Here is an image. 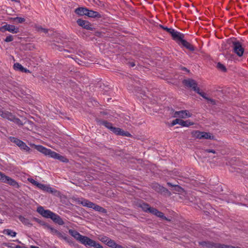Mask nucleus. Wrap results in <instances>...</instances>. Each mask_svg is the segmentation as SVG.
<instances>
[{
  "instance_id": "1",
  "label": "nucleus",
  "mask_w": 248,
  "mask_h": 248,
  "mask_svg": "<svg viewBox=\"0 0 248 248\" xmlns=\"http://www.w3.org/2000/svg\"><path fill=\"white\" fill-rule=\"evenodd\" d=\"M68 232L75 239L86 247L103 248V247L99 243H97L87 236L82 235L76 230L70 229Z\"/></svg>"
},
{
  "instance_id": "2",
  "label": "nucleus",
  "mask_w": 248,
  "mask_h": 248,
  "mask_svg": "<svg viewBox=\"0 0 248 248\" xmlns=\"http://www.w3.org/2000/svg\"><path fill=\"white\" fill-rule=\"evenodd\" d=\"M68 232L75 239L86 247L103 248V247L99 243H97L87 236L82 235L76 230L70 229Z\"/></svg>"
},
{
  "instance_id": "3",
  "label": "nucleus",
  "mask_w": 248,
  "mask_h": 248,
  "mask_svg": "<svg viewBox=\"0 0 248 248\" xmlns=\"http://www.w3.org/2000/svg\"><path fill=\"white\" fill-rule=\"evenodd\" d=\"M36 149L39 152L43 154L48 155L49 156L58 159L62 162H68V159L65 156L60 155V154L52 151L51 150L47 149L42 145L37 146Z\"/></svg>"
},
{
  "instance_id": "4",
  "label": "nucleus",
  "mask_w": 248,
  "mask_h": 248,
  "mask_svg": "<svg viewBox=\"0 0 248 248\" xmlns=\"http://www.w3.org/2000/svg\"><path fill=\"white\" fill-rule=\"evenodd\" d=\"M231 47L232 52L239 57L243 56L245 53V47L242 43L236 38L232 41Z\"/></svg>"
},
{
  "instance_id": "5",
  "label": "nucleus",
  "mask_w": 248,
  "mask_h": 248,
  "mask_svg": "<svg viewBox=\"0 0 248 248\" xmlns=\"http://www.w3.org/2000/svg\"><path fill=\"white\" fill-rule=\"evenodd\" d=\"M78 202L81 204L83 206L88 207L90 208L94 209L95 211H98L100 213L106 214L107 211L105 208L101 207L99 205L95 204V203L83 198L78 199Z\"/></svg>"
},
{
  "instance_id": "6",
  "label": "nucleus",
  "mask_w": 248,
  "mask_h": 248,
  "mask_svg": "<svg viewBox=\"0 0 248 248\" xmlns=\"http://www.w3.org/2000/svg\"><path fill=\"white\" fill-rule=\"evenodd\" d=\"M101 124L117 135H121L126 137L131 136V134L129 132H125L120 128L113 127L111 123L107 121H102Z\"/></svg>"
},
{
  "instance_id": "7",
  "label": "nucleus",
  "mask_w": 248,
  "mask_h": 248,
  "mask_svg": "<svg viewBox=\"0 0 248 248\" xmlns=\"http://www.w3.org/2000/svg\"><path fill=\"white\" fill-rule=\"evenodd\" d=\"M199 244L200 245L203 247H205L208 248H241L238 247H234L232 246L215 243L209 241L200 242H199Z\"/></svg>"
},
{
  "instance_id": "8",
  "label": "nucleus",
  "mask_w": 248,
  "mask_h": 248,
  "mask_svg": "<svg viewBox=\"0 0 248 248\" xmlns=\"http://www.w3.org/2000/svg\"><path fill=\"white\" fill-rule=\"evenodd\" d=\"M193 138L199 139H212L213 136L209 132H201L198 130H194L191 132Z\"/></svg>"
},
{
  "instance_id": "9",
  "label": "nucleus",
  "mask_w": 248,
  "mask_h": 248,
  "mask_svg": "<svg viewBox=\"0 0 248 248\" xmlns=\"http://www.w3.org/2000/svg\"><path fill=\"white\" fill-rule=\"evenodd\" d=\"M0 181L16 188H18L19 187L18 183L16 181L11 177L5 175L1 172H0Z\"/></svg>"
},
{
  "instance_id": "10",
  "label": "nucleus",
  "mask_w": 248,
  "mask_h": 248,
  "mask_svg": "<svg viewBox=\"0 0 248 248\" xmlns=\"http://www.w3.org/2000/svg\"><path fill=\"white\" fill-rule=\"evenodd\" d=\"M9 139L11 142L15 143L17 146H18L20 149L26 152H28L30 150V148L28 146L25 142L18 139L15 137H10Z\"/></svg>"
},
{
  "instance_id": "11",
  "label": "nucleus",
  "mask_w": 248,
  "mask_h": 248,
  "mask_svg": "<svg viewBox=\"0 0 248 248\" xmlns=\"http://www.w3.org/2000/svg\"><path fill=\"white\" fill-rule=\"evenodd\" d=\"M183 83L187 87L191 88L192 90H193L196 93L200 89L198 87V84H197V82L193 79L188 78L186 79H184L183 81Z\"/></svg>"
},
{
  "instance_id": "12",
  "label": "nucleus",
  "mask_w": 248,
  "mask_h": 248,
  "mask_svg": "<svg viewBox=\"0 0 248 248\" xmlns=\"http://www.w3.org/2000/svg\"><path fill=\"white\" fill-rule=\"evenodd\" d=\"M37 211L43 217L46 218H52L54 213L51 212L49 210H45L42 206H39L37 208Z\"/></svg>"
},
{
  "instance_id": "13",
  "label": "nucleus",
  "mask_w": 248,
  "mask_h": 248,
  "mask_svg": "<svg viewBox=\"0 0 248 248\" xmlns=\"http://www.w3.org/2000/svg\"><path fill=\"white\" fill-rule=\"evenodd\" d=\"M192 113L187 110H183L175 111L174 113V117H179L182 119H186L192 116Z\"/></svg>"
},
{
  "instance_id": "14",
  "label": "nucleus",
  "mask_w": 248,
  "mask_h": 248,
  "mask_svg": "<svg viewBox=\"0 0 248 248\" xmlns=\"http://www.w3.org/2000/svg\"><path fill=\"white\" fill-rule=\"evenodd\" d=\"M173 40L175 41L178 44H180V42L184 38V35L180 32H178L175 30L170 32V34Z\"/></svg>"
},
{
  "instance_id": "15",
  "label": "nucleus",
  "mask_w": 248,
  "mask_h": 248,
  "mask_svg": "<svg viewBox=\"0 0 248 248\" xmlns=\"http://www.w3.org/2000/svg\"><path fill=\"white\" fill-rule=\"evenodd\" d=\"M77 22L79 26L86 30L93 31L94 29L93 26L88 21L78 19Z\"/></svg>"
},
{
  "instance_id": "16",
  "label": "nucleus",
  "mask_w": 248,
  "mask_h": 248,
  "mask_svg": "<svg viewBox=\"0 0 248 248\" xmlns=\"http://www.w3.org/2000/svg\"><path fill=\"white\" fill-rule=\"evenodd\" d=\"M48 229H49L50 232L52 234L56 235L60 238H62L65 240H67L68 238L64 234L60 232L57 230L50 226L48 227Z\"/></svg>"
},
{
  "instance_id": "17",
  "label": "nucleus",
  "mask_w": 248,
  "mask_h": 248,
  "mask_svg": "<svg viewBox=\"0 0 248 248\" xmlns=\"http://www.w3.org/2000/svg\"><path fill=\"white\" fill-rule=\"evenodd\" d=\"M0 116L11 121L13 120L14 115L8 111H3L0 109Z\"/></svg>"
},
{
  "instance_id": "18",
  "label": "nucleus",
  "mask_w": 248,
  "mask_h": 248,
  "mask_svg": "<svg viewBox=\"0 0 248 248\" xmlns=\"http://www.w3.org/2000/svg\"><path fill=\"white\" fill-rule=\"evenodd\" d=\"M196 93L202 96L203 98L209 101L212 104H215V101L214 99L207 97V94L202 91L200 89H199Z\"/></svg>"
},
{
  "instance_id": "19",
  "label": "nucleus",
  "mask_w": 248,
  "mask_h": 248,
  "mask_svg": "<svg viewBox=\"0 0 248 248\" xmlns=\"http://www.w3.org/2000/svg\"><path fill=\"white\" fill-rule=\"evenodd\" d=\"M51 219L56 223L60 225H62L64 224V221L62 218L58 215L55 213L53 215Z\"/></svg>"
},
{
  "instance_id": "20",
  "label": "nucleus",
  "mask_w": 248,
  "mask_h": 248,
  "mask_svg": "<svg viewBox=\"0 0 248 248\" xmlns=\"http://www.w3.org/2000/svg\"><path fill=\"white\" fill-rule=\"evenodd\" d=\"M179 45H182L183 46L185 47L187 49L190 51L194 50V46L192 45H191L189 42L184 40V39L182 40V41L180 42V44Z\"/></svg>"
},
{
  "instance_id": "21",
  "label": "nucleus",
  "mask_w": 248,
  "mask_h": 248,
  "mask_svg": "<svg viewBox=\"0 0 248 248\" xmlns=\"http://www.w3.org/2000/svg\"><path fill=\"white\" fill-rule=\"evenodd\" d=\"M7 31L13 33H16L19 32V29L15 26L10 24H6Z\"/></svg>"
},
{
  "instance_id": "22",
  "label": "nucleus",
  "mask_w": 248,
  "mask_h": 248,
  "mask_svg": "<svg viewBox=\"0 0 248 248\" xmlns=\"http://www.w3.org/2000/svg\"><path fill=\"white\" fill-rule=\"evenodd\" d=\"M88 9L86 8H83V7H79L75 10V13L79 16H83L85 15L87 16V13L88 11Z\"/></svg>"
},
{
  "instance_id": "23",
  "label": "nucleus",
  "mask_w": 248,
  "mask_h": 248,
  "mask_svg": "<svg viewBox=\"0 0 248 248\" xmlns=\"http://www.w3.org/2000/svg\"><path fill=\"white\" fill-rule=\"evenodd\" d=\"M39 189L51 193H54L56 191L54 188L42 184L40 186Z\"/></svg>"
},
{
  "instance_id": "24",
  "label": "nucleus",
  "mask_w": 248,
  "mask_h": 248,
  "mask_svg": "<svg viewBox=\"0 0 248 248\" xmlns=\"http://www.w3.org/2000/svg\"><path fill=\"white\" fill-rule=\"evenodd\" d=\"M87 16L90 17H100V15L97 12L88 10Z\"/></svg>"
},
{
  "instance_id": "25",
  "label": "nucleus",
  "mask_w": 248,
  "mask_h": 248,
  "mask_svg": "<svg viewBox=\"0 0 248 248\" xmlns=\"http://www.w3.org/2000/svg\"><path fill=\"white\" fill-rule=\"evenodd\" d=\"M151 210H152L151 213H152L153 214L155 215L157 217H158L160 218H164L166 220L167 219V218L164 216V214L163 213L158 211L157 209H155L154 208H153V209H152Z\"/></svg>"
},
{
  "instance_id": "26",
  "label": "nucleus",
  "mask_w": 248,
  "mask_h": 248,
  "mask_svg": "<svg viewBox=\"0 0 248 248\" xmlns=\"http://www.w3.org/2000/svg\"><path fill=\"white\" fill-rule=\"evenodd\" d=\"M194 124V123L190 120L184 121L182 119L180 120V125L183 127H189Z\"/></svg>"
},
{
  "instance_id": "27",
  "label": "nucleus",
  "mask_w": 248,
  "mask_h": 248,
  "mask_svg": "<svg viewBox=\"0 0 248 248\" xmlns=\"http://www.w3.org/2000/svg\"><path fill=\"white\" fill-rule=\"evenodd\" d=\"M3 233L7 235L14 237L16 235V232L10 229H5L3 231Z\"/></svg>"
},
{
  "instance_id": "28",
  "label": "nucleus",
  "mask_w": 248,
  "mask_h": 248,
  "mask_svg": "<svg viewBox=\"0 0 248 248\" xmlns=\"http://www.w3.org/2000/svg\"><path fill=\"white\" fill-rule=\"evenodd\" d=\"M140 207L145 212H149L150 213L152 212V210L153 208H152L149 206V205L147 204L142 203L140 204Z\"/></svg>"
},
{
  "instance_id": "29",
  "label": "nucleus",
  "mask_w": 248,
  "mask_h": 248,
  "mask_svg": "<svg viewBox=\"0 0 248 248\" xmlns=\"http://www.w3.org/2000/svg\"><path fill=\"white\" fill-rule=\"evenodd\" d=\"M11 19L17 23H22L25 21V19L24 18L21 17H14L12 18Z\"/></svg>"
},
{
  "instance_id": "30",
  "label": "nucleus",
  "mask_w": 248,
  "mask_h": 248,
  "mask_svg": "<svg viewBox=\"0 0 248 248\" xmlns=\"http://www.w3.org/2000/svg\"><path fill=\"white\" fill-rule=\"evenodd\" d=\"M14 68L15 70L16 71H19L20 72H22L24 67L20 63L16 62L14 64Z\"/></svg>"
},
{
  "instance_id": "31",
  "label": "nucleus",
  "mask_w": 248,
  "mask_h": 248,
  "mask_svg": "<svg viewBox=\"0 0 248 248\" xmlns=\"http://www.w3.org/2000/svg\"><path fill=\"white\" fill-rule=\"evenodd\" d=\"M19 219L20 221H21L23 224L25 225L30 224L29 220L22 216L19 217Z\"/></svg>"
},
{
  "instance_id": "32",
  "label": "nucleus",
  "mask_w": 248,
  "mask_h": 248,
  "mask_svg": "<svg viewBox=\"0 0 248 248\" xmlns=\"http://www.w3.org/2000/svg\"><path fill=\"white\" fill-rule=\"evenodd\" d=\"M158 27L162 29L163 30L166 31L167 32H168L170 34V32H171L173 31V30H174L173 29H172V28H169L167 27H165L161 24H159L158 25Z\"/></svg>"
},
{
  "instance_id": "33",
  "label": "nucleus",
  "mask_w": 248,
  "mask_h": 248,
  "mask_svg": "<svg viewBox=\"0 0 248 248\" xmlns=\"http://www.w3.org/2000/svg\"><path fill=\"white\" fill-rule=\"evenodd\" d=\"M116 243L113 240L109 239L107 242V244L108 247L114 248Z\"/></svg>"
},
{
  "instance_id": "34",
  "label": "nucleus",
  "mask_w": 248,
  "mask_h": 248,
  "mask_svg": "<svg viewBox=\"0 0 248 248\" xmlns=\"http://www.w3.org/2000/svg\"><path fill=\"white\" fill-rule=\"evenodd\" d=\"M217 68L223 72L226 71V70H227L226 67L220 62L217 63Z\"/></svg>"
},
{
  "instance_id": "35",
  "label": "nucleus",
  "mask_w": 248,
  "mask_h": 248,
  "mask_svg": "<svg viewBox=\"0 0 248 248\" xmlns=\"http://www.w3.org/2000/svg\"><path fill=\"white\" fill-rule=\"evenodd\" d=\"M13 120H11V121H13V122H15V123H16V124H18L19 125L22 124L20 120L18 118H16L14 115L13 116Z\"/></svg>"
},
{
  "instance_id": "36",
  "label": "nucleus",
  "mask_w": 248,
  "mask_h": 248,
  "mask_svg": "<svg viewBox=\"0 0 248 248\" xmlns=\"http://www.w3.org/2000/svg\"><path fill=\"white\" fill-rule=\"evenodd\" d=\"M167 184L169 185V186H174L173 185H172L171 183H168ZM174 186L175 187V189L177 190L178 192H182V191H183V189H182L181 187H180V186Z\"/></svg>"
},
{
  "instance_id": "37",
  "label": "nucleus",
  "mask_w": 248,
  "mask_h": 248,
  "mask_svg": "<svg viewBox=\"0 0 248 248\" xmlns=\"http://www.w3.org/2000/svg\"><path fill=\"white\" fill-rule=\"evenodd\" d=\"M180 120H181V119H176L174 120L173 121H172V122L171 123V125L174 126V125H176V124H180Z\"/></svg>"
},
{
  "instance_id": "38",
  "label": "nucleus",
  "mask_w": 248,
  "mask_h": 248,
  "mask_svg": "<svg viewBox=\"0 0 248 248\" xmlns=\"http://www.w3.org/2000/svg\"><path fill=\"white\" fill-rule=\"evenodd\" d=\"M13 40V37L12 35H9L6 37L4 41L6 42H10Z\"/></svg>"
},
{
  "instance_id": "39",
  "label": "nucleus",
  "mask_w": 248,
  "mask_h": 248,
  "mask_svg": "<svg viewBox=\"0 0 248 248\" xmlns=\"http://www.w3.org/2000/svg\"><path fill=\"white\" fill-rule=\"evenodd\" d=\"M28 180L30 183H31L32 184H33L34 186H35L37 184V183H38V182L36 181L35 180H34L32 178L29 179Z\"/></svg>"
},
{
  "instance_id": "40",
  "label": "nucleus",
  "mask_w": 248,
  "mask_h": 248,
  "mask_svg": "<svg viewBox=\"0 0 248 248\" xmlns=\"http://www.w3.org/2000/svg\"><path fill=\"white\" fill-rule=\"evenodd\" d=\"M109 239H110V238H108V237H103V238L101 239V240L103 242H104V243H106V244H107V241H108Z\"/></svg>"
},
{
  "instance_id": "41",
  "label": "nucleus",
  "mask_w": 248,
  "mask_h": 248,
  "mask_svg": "<svg viewBox=\"0 0 248 248\" xmlns=\"http://www.w3.org/2000/svg\"><path fill=\"white\" fill-rule=\"evenodd\" d=\"M5 31H7V27H6V25L0 27V31L4 32Z\"/></svg>"
},
{
  "instance_id": "42",
  "label": "nucleus",
  "mask_w": 248,
  "mask_h": 248,
  "mask_svg": "<svg viewBox=\"0 0 248 248\" xmlns=\"http://www.w3.org/2000/svg\"><path fill=\"white\" fill-rule=\"evenodd\" d=\"M205 152L212 153H213V154H215L216 153V151L214 150H212V149H207V150H205Z\"/></svg>"
},
{
  "instance_id": "43",
  "label": "nucleus",
  "mask_w": 248,
  "mask_h": 248,
  "mask_svg": "<svg viewBox=\"0 0 248 248\" xmlns=\"http://www.w3.org/2000/svg\"><path fill=\"white\" fill-rule=\"evenodd\" d=\"M22 72H23V73H30V71L29 70L26 69V68H25L24 67L23 68V69L22 71Z\"/></svg>"
},
{
  "instance_id": "44",
  "label": "nucleus",
  "mask_w": 248,
  "mask_h": 248,
  "mask_svg": "<svg viewBox=\"0 0 248 248\" xmlns=\"http://www.w3.org/2000/svg\"><path fill=\"white\" fill-rule=\"evenodd\" d=\"M114 248H124L123 247H122L121 245L117 244L116 243Z\"/></svg>"
},
{
  "instance_id": "45",
  "label": "nucleus",
  "mask_w": 248,
  "mask_h": 248,
  "mask_svg": "<svg viewBox=\"0 0 248 248\" xmlns=\"http://www.w3.org/2000/svg\"><path fill=\"white\" fill-rule=\"evenodd\" d=\"M43 29V28L41 26H39V27H37V30L38 31H41V30H42Z\"/></svg>"
},
{
  "instance_id": "46",
  "label": "nucleus",
  "mask_w": 248,
  "mask_h": 248,
  "mask_svg": "<svg viewBox=\"0 0 248 248\" xmlns=\"http://www.w3.org/2000/svg\"><path fill=\"white\" fill-rule=\"evenodd\" d=\"M41 31L46 33L47 32L48 30L46 29L43 28V29L42 30H41Z\"/></svg>"
},
{
  "instance_id": "47",
  "label": "nucleus",
  "mask_w": 248,
  "mask_h": 248,
  "mask_svg": "<svg viewBox=\"0 0 248 248\" xmlns=\"http://www.w3.org/2000/svg\"><path fill=\"white\" fill-rule=\"evenodd\" d=\"M41 183H40L38 182V183H37V184L35 185V186H36L38 188H39V187H40V186H41Z\"/></svg>"
},
{
  "instance_id": "48",
  "label": "nucleus",
  "mask_w": 248,
  "mask_h": 248,
  "mask_svg": "<svg viewBox=\"0 0 248 248\" xmlns=\"http://www.w3.org/2000/svg\"><path fill=\"white\" fill-rule=\"evenodd\" d=\"M31 248H39L38 247H36V246H31Z\"/></svg>"
},
{
  "instance_id": "49",
  "label": "nucleus",
  "mask_w": 248,
  "mask_h": 248,
  "mask_svg": "<svg viewBox=\"0 0 248 248\" xmlns=\"http://www.w3.org/2000/svg\"><path fill=\"white\" fill-rule=\"evenodd\" d=\"M15 248H22L20 246H19V245H17L15 247Z\"/></svg>"
},
{
  "instance_id": "50",
  "label": "nucleus",
  "mask_w": 248,
  "mask_h": 248,
  "mask_svg": "<svg viewBox=\"0 0 248 248\" xmlns=\"http://www.w3.org/2000/svg\"><path fill=\"white\" fill-rule=\"evenodd\" d=\"M131 66L133 67V66H135V64L132 63L131 64Z\"/></svg>"
},
{
  "instance_id": "51",
  "label": "nucleus",
  "mask_w": 248,
  "mask_h": 248,
  "mask_svg": "<svg viewBox=\"0 0 248 248\" xmlns=\"http://www.w3.org/2000/svg\"><path fill=\"white\" fill-rule=\"evenodd\" d=\"M2 223V221L1 219H0V223Z\"/></svg>"
}]
</instances>
